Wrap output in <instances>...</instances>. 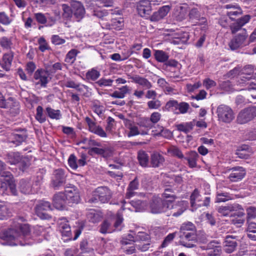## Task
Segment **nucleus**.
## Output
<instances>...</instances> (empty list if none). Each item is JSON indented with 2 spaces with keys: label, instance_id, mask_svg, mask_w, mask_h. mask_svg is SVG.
<instances>
[{
  "label": "nucleus",
  "instance_id": "1",
  "mask_svg": "<svg viewBox=\"0 0 256 256\" xmlns=\"http://www.w3.org/2000/svg\"><path fill=\"white\" fill-rule=\"evenodd\" d=\"M0 239L6 242L8 244L24 246L29 244L30 230L28 224L14 222L11 226L0 232Z\"/></svg>",
  "mask_w": 256,
  "mask_h": 256
},
{
  "label": "nucleus",
  "instance_id": "2",
  "mask_svg": "<svg viewBox=\"0 0 256 256\" xmlns=\"http://www.w3.org/2000/svg\"><path fill=\"white\" fill-rule=\"evenodd\" d=\"M112 192L107 186H99L92 193V197L90 198L88 202L96 203L100 200L102 203H107L112 198Z\"/></svg>",
  "mask_w": 256,
  "mask_h": 256
},
{
  "label": "nucleus",
  "instance_id": "3",
  "mask_svg": "<svg viewBox=\"0 0 256 256\" xmlns=\"http://www.w3.org/2000/svg\"><path fill=\"white\" fill-rule=\"evenodd\" d=\"M248 34L246 29H243L241 32L236 34L229 42L228 46L230 50H236L248 45Z\"/></svg>",
  "mask_w": 256,
  "mask_h": 256
},
{
  "label": "nucleus",
  "instance_id": "4",
  "mask_svg": "<svg viewBox=\"0 0 256 256\" xmlns=\"http://www.w3.org/2000/svg\"><path fill=\"white\" fill-rule=\"evenodd\" d=\"M216 113L218 120L224 123H230L234 118L233 110L229 106L220 104L216 108Z\"/></svg>",
  "mask_w": 256,
  "mask_h": 256
},
{
  "label": "nucleus",
  "instance_id": "5",
  "mask_svg": "<svg viewBox=\"0 0 256 256\" xmlns=\"http://www.w3.org/2000/svg\"><path fill=\"white\" fill-rule=\"evenodd\" d=\"M67 174L64 170L58 168L55 170L52 174L51 180V186L58 190L66 184Z\"/></svg>",
  "mask_w": 256,
  "mask_h": 256
},
{
  "label": "nucleus",
  "instance_id": "6",
  "mask_svg": "<svg viewBox=\"0 0 256 256\" xmlns=\"http://www.w3.org/2000/svg\"><path fill=\"white\" fill-rule=\"evenodd\" d=\"M256 116V107L250 106L242 110L236 118V122L239 124H244Z\"/></svg>",
  "mask_w": 256,
  "mask_h": 256
},
{
  "label": "nucleus",
  "instance_id": "7",
  "mask_svg": "<svg viewBox=\"0 0 256 256\" xmlns=\"http://www.w3.org/2000/svg\"><path fill=\"white\" fill-rule=\"evenodd\" d=\"M188 202L184 200L178 201L175 204H169L168 209L167 216L177 218L182 215L186 210Z\"/></svg>",
  "mask_w": 256,
  "mask_h": 256
},
{
  "label": "nucleus",
  "instance_id": "8",
  "mask_svg": "<svg viewBox=\"0 0 256 256\" xmlns=\"http://www.w3.org/2000/svg\"><path fill=\"white\" fill-rule=\"evenodd\" d=\"M36 214L41 219L48 220L51 218L48 212L52 210V207L50 202L41 200L36 204L35 208Z\"/></svg>",
  "mask_w": 256,
  "mask_h": 256
},
{
  "label": "nucleus",
  "instance_id": "9",
  "mask_svg": "<svg viewBox=\"0 0 256 256\" xmlns=\"http://www.w3.org/2000/svg\"><path fill=\"white\" fill-rule=\"evenodd\" d=\"M167 202L157 196H154L150 203V211L153 214H159L165 212L168 208Z\"/></svg>",
  "mask_w": 256,
  "mask_h": 256
},
{
  "label": "nucleus",
  "instance_id": "10",
  "mask_svg": "<svg viewBox=\"0 0 256 256\" xmlns=\"http://www.w3.org/2000/svg\"><path fill=\"white\" fill-rule=\"evenodd\" d=\"M180 243L182 246L190 248L196 246V236L194 232L180 234Z\"/></svg>",
  "mask_w": 256,
  "mask_h": 256
},
{
  "label": "nucleus",
  "instance_id": "11",
  "mask_svg": "<svg viewBox=\"0 0 256 256\" xmlns=\"http://www.w3.org/2000/svg\"><path fill=\"white\" fill-rule=\"evenodd\" d=\"M66 198L69 203L78 204L80 201L78 190L74 186H66L64 192Z\"/></svg>",
  "mask_w": 256,
  "mask_h": 256
},
{
  "label": "nucleus",
  "instance_id": "12",
  "mask_svg": "<svg viewBox=\"0 0 256 256\" xmlns=\"http://www.w3.org/2000/svg\"><path fill=\"white\" fill-rule=\"evenodd\" d=\"M237 236L228 235L226 236L223 242L224 252L226 254H231L234 252L238 246Z\"/></svg>",
  "mask_w": 256,
  "mask_h": 256
},
{
  "label": "nucleus",
  "instance_id": "13",
  "mask_svg": "<svg viewBox=\"0 0 256 256\" xmlns=\"http://www.w3.org/2000/svg\"><path fill=\"white\" fill-rule=\"evenodd\" d=\"M190 21L196 23V25H207V20L205 17L201 16L200 14L196 8H192L188 14Z\"/></svg>",
  "mask_w": 256,
  "mask_h": 256
},
{
  "label": "nucleus",
  "instance_id": "14",
  "mask_svg": "<svg viewBox=\"0 0 256 256\" xmlns=\"http://www.w3.org/2000/svg\"><path fill=\"white\" fill-rule=\"evenodd\" d=\"M70 6L72 14H74L77 21H80L83 18L85 14V9L83 5L78 1L72 0Z\"/></svg>",
  "mask_w": 256,
  "mask_h": 256
},
{
  "label": "nucleus",
  "instance_id": "15",
  "mask_svg": "<svg viewBox=\"0 0 256 256\" xmlns=\"http://www.w3.org/2000/svg\"><path fill=\"white\" fill-rule=\"evenodd\" d=\"M136 8L138 14L142 17H144L150 14L152 3L149 0H140L137 3Z\"/></svg>",
  "mask_w": 256,
  "mask_h": 256
},
{
  "label": "nucleus",
  "instance_id": "16",
  "mask_svg": "<svg viewBox=\"0 0 256 256\" xmlns=\"http://www.w3.org/2000/svg\"><path fill=\"white\" fill-rule=\"evenodd\" d=\"M48 74H46L44 69L37 70L34 75L36 85H40L41 87L45 88L48 82Z\"/></svg>",
  "mask_w": 256,
  "mask_h": 256
},
{
  "label": "nucleus",
  "instance_id": "17",
  "mask_svg": "<svg viewBox=\"0 0 256 256\" xmlns=\"http://www.w3.org/2000/svg\"><path fill=\"white\" fill-rule=\"evenodd\" d=\"M85 121L88 126V130L100 136L102 138H106L107 135L102 128L100 126H97L96 123L93 121L90 118L86 116L85 118Z\"/></svg>",
  "mask_w": 256,
  "mask_h": 256
},
{
  "label": "nucleus",
  "instance_id": "18",
  "mask_svg": "<svg viewBox=\"0 0 256 256\" xmlns=\"http://www.w3.org/2000/svg\"><path fill=\"white\" fill-rule=\"evenodd\" d=\"M242 208L240 205L238 204H229L226 206H221L218 208V212L221 215L226 216H230L232 212H235L239 210H242Z\"/></svg>",
  "mask_w": 256,
  "mask_h": 256
},
{
  "label": "nucleus",
  "instance_id": "19",
  "mask_svg": "<svg viewBox=\"0 0 256 256\" xmlns=\"http://www.w3.org/2000/svg\"><path fill=\"white\" fill-rule=\"evenodd\" d=\"M250 18V16L247 14L233 22L230 26L232 34H235L238 31L241 32L242 30L244 29L242 28V27L249 22Z\"/></svg>",
  "mask_w": 256,
  "mask_h": 256
},
{
  "label": "nucleus",
  "instance_id": "20",
  "mask_svg": "<svg viewBox=\"0 0 256 256\" xmlns=\"http://www.w3.org/2000/svg\"><path fill=\"white\" fill-rule=\"evenodd\" d=\"M204 249L208 250L207 254L209 256H220L222 252L220 242L217 240H212L209 242Z\"/></svg>",
  "mask_w": 256,
  "mask_h": 256
},
{
  "label": "nucleus",
  "instance_id": "21",
  "mask_svg": "<svg viewBox=\"0 0 256 256\" xmlns=\"http://www.w3.org/2000/svg\"><path fill=\"white\" fill-rule=\"evenodd\" d=\"M230 172L228 177L232 182H238L243 178L246 174L244 169L242 167L236 166L230 170Z\"/></svg>",
  "mask_w": 256,
  "mask_h": 256
},
{
  "label": "nucleus",
  "instance_id": "22",
  "mask_svg": "<svg viewBox=\"0 0 256 256\" xmlns=\"http://www.w3.org/2000/svg\"><path fill=\"white\" fill-rule=\"evenodd\" d=\"M66 201V194L64 192H59L53 196V204L56 209L64 210L65 208Z\"/></svg>",
  "mask_w": 256,
  "mask_h": 256
},
{
  "label": "nucleus",
  "instance_id": "23",
  "mask_svg": "<svg viewBox=\"0 0 256 256\" xmlns=\"http://www.w3.org/2000/svg\"><path fill=\"white\" fill-rule=\"evenodd\" d=\"M4 108L8 109L12 116H16L20 112L19 102L12 98H9L7 99L6 106H4Z\"/></svg>",
  "mask_w": 256,
  "mask_h": 256
},
{
  "label": "nucleus",
  "instance_id": "24",
  "mask_svg": "<svg viewBox=\"0 0 256 256\" xmlns=\"http://www.w3.org/2000/svg\"><path fill=\"white\" fill-rule=\"evenodd\" d=\"M170 10V7L164 6L160 8L158 11L153 13L150 17L152 22H158L162 19L168 14Z\"/></svg>",
  "mask_w": 256,
  "mask_h": 256
},
{
  "label": "nucleus",
  "instance_id": "25",
  "mask_svg": "<svg viewBox=\"0 0 256 256\" xmlns=\"http://www.w3.org/2000/svg\"><path fill=\"white\" fill-rule=\"evenodd\" d=\"M58 225V230L62 236L70 238L72 236L70 227L66 219H61Z\"/></svg>",
  "mask_w": 256,
  "mask_h": 256
},
{
  "label": "nucleus",
  "instance_id": "26",
  "mask_svg": "<svg viewBox=\"0 0 256 256\" xmlns=\"http://www.w3.org/2000/svg\"><path fill=\"white\" fill-rule=\"evenodd\" d=\"M224 8L228 10L226 14L232 20L235 19L238 16L242 14V10L240 7L233 4H226Z\"/></svg>",
  "mask_w": 256,
  "mask_h": 256
},
{
  "label": "nucleus",
  "instance_id": "27",
  "mask_svg": "<svg viewBox=\"0 0 256 256\" xmlns=\"http://www.w3.org/2000/svg\"><path fill=\"white\" fill-rule=\"evenodd\" d=\"M11 136L12 140L10 142L16 146H18L26 140L27 135L25 130H20L13 133Z\"/></svg>",
  "mask_w": 256,
  "mask_h": 256
},
{
  "label": "nucleus",
  "instance_id": "28",
  "mask_svg": "<svg viewBox=\"0 0 256 256\" xmlns=\"http://www.w3.org/2000/svg\"><path fill=\"white\" fill-rule=\"evenodd\" d=\"M162 196V200L167 202L168 208L169 207L170 204H172L177 198L174 190L171 188H165Z\"/></svg>",
  "mask_w": 256,
  "mask_h": 256
},
{
  "label": "nucleus",
  "instance_id": "29",
  "mask_svg": "<svg viewBox=\"0 0 256 256\" xmlns=\"http://www.w3.org/2000/svg\"><path fill=\"white\" fill-rule=\"evenodd\" d=\"M244 214L243 209L234 212L230 215V216L234 217L232 220V223L238 227H240L245 221L244 218Z\"/></svg>",
  "mask_w": 256,
  "mask_h": 256
},
{
  "label": "nucleus",
  "instance_id": "30",
  "mask_svg": "<svg viewBox=\"0 0 256 256\" xmlns=\"http://www.w3.org/2000/svg\"><path fill=\"white\" fill-rule=\"evenodd\" d=\"M186 156H184V159L188 161V166L191 168L196 166V162L199 157L198 154L196 151H190L186 154Z\"/></svg>",
  "mask_w": 256,
  "mask_h": 256
},
{
  "label": "nucleus",
  "instance_id": "31",
  "mask_svg": "<svg viewBox=\"0 0 256 256\" xmlns=\"http://www.w3.org/2000/svg\"><path fill=\"white\" fill-rule=\"evenodd\" d=\"M164 162V157L158 152H154L150 156V164L153 168H158L162 165Z\"/></svg>",
  "mask_w": 256,
  "mask_h": 256
},
{
  "label": "nucleus",
  "instance_id": "32",
  "mask_svg": "<svg viewBox=\"0 0 256 256\" xmlns=\"http://www.w3.org/2000/svg\"><path fill=\"white\" fill-rule=\"evenodd\" d=\"M138 186L139 182L137 178H136L130 182L126 194V198H130L135 196L136 193L134 190H137L138 188Z\"/></svg>",
  "mask_w": 256,
  "mask_h": 256
},
{
  "label": "nucleus",
  "instance_id": "33",
  "mask_svg": "<svg viewBox=\"0 0 256 256\" xmlns=\"http://www.w3.org/2000/svg\"><path fill=\"white\" fill-rule=\"evenodd\" d=\"M130 78L133 82L146 88L150 89L152 87V84L148 80L139 75H134V76Z\"/></svg>",
  "mask_w": 256,
  "mask_h": 256
},
{
  "label": "nucleus",
  "instance_id": "34",
  "mask_svg": "<svg viewBox=\"0 0 256 256\" xmlns=\"http://www.w3.org/2000/svg\"><path fill=\"white\" fill-rule=\"evenodd\" d=\"M190 201L191 206L196 209L199 207L198 204L202 201V198L200 194V192L197 189H195L190 196Z\"/></svg>",
  "mask_w": 256,
  "mask_h": 256
},
{
  "label": "nucleus",
  "instance_id": "35",
  "mask_svg": "<svg viewBox=\"0 0 256 256\" xmlns=\"http://www.w3.org/2000/svg\"><path fill=\"white\" fill-rule=\"evenodd\" d=\"M130 92V88L128 86H122L118 88V90H115L111 94L110 96L114 98H123L126 95L129 94Z\"/></svg>",
  "mask_w": 256,
  "mask_h": 256
},
{
  "label": "nucleus",
  "instance_id": "36",
  "mask_svg": "<svg viewBox=\"0 0 256 256\" xmlns=\"http://www.w3.org/2000/svg\"><path fill=\"white\" fill-rule=\"evenodd\" d=\"M23 156L18 152H10L7 154L6 160L11 164H16L20 162Z\"/></svg>",
  "mask_w": 256,
  "mask_h": 256
},
{
  "label": "nucleus",
  "instance_id": "37",
  "mask_svg": "<svg viewBox=\"0 0 256 256\" xmlns=\"http://www.w3.org/2000/svg\"><path fill=\"white\" fill-rule=\"evenodd\" d=\"M2 176H5V180L8 182V188L12 194L14 196L16 195L17 190L12 175L10 172H8L6 173V175L3 174Z\"/></svg>",
  "mask_w": 256,
  "mask_h": 256
},
{
  "label": "nucleus",
  "instance_id": "38",
  "mask_svg": "<svg viewBox=\"0 0 256 256\" xmlns=\"http://www.w3.org/2000/svg\"><path fill=\"white\" fill-rule=\"evenodd\" d=\"M246 223L248 224L246 230L248 237L252 240H256V223L248 220Z\"/></svg>",
  "mask_w": 256,
  "mask_h": 256
},
{
  "label": "nucleus",
  "instance_id": "39",
  "mask_svg": "<svg viewBox=\"0 0 256 256\" xmlns=\"http://www.w3.org/2000/svg\"><path fill=\"white\" fill-rule=\"evenodd\" d=\"M19 190L24 194H30L32 192V184L29 181L22 180L19 183Z\"/></svg>",
  "mask_w": 256,
  "mask_h": 256
},
{
  "label": "nucleus",
  "instance_id": "40",
  "mask_svg": "<svg viewBox=\"0 0 256 256\" xmlns=\"http://www.w3.org/2000/svg\"><path fill=\"white\" fill-rule=\"evenodd\" d=\"M14 58V52H10L3 56L2 68L6 71L10 70Z\"/></svg>",
  "mask_w": 256,
  "mask_h": 256
},
{
  "label": "nucleus",
  "instance_id": "41",
  "mask_svg": "<svg viewBox=\"0 0 256 256\" xmlns=\"http://www.w3.org/2000/svg\"><path fill=\"white\" fill-rule=\"evenodd\" d=\"M130 204L135 208L136 212L142 211L148 206V202L146 200H139L131 201Z\"/></svg>",
  "mask_w": 256,
  "mask_h": 256
},
{
  "label": "nucleus",
  "instance_id": "42",
  "mask_svg": "<svg viewBox=\"0 0 256 256\" xmlns=\"http://www.w3.org/2000/svg\"><path fill=\"white\" fill-rule=\"evenodd\" d=\"M138 159L140 165L143 167L148 166V156L144 150H140L138 152Z\"/></svg>",
  "mask_w": 256,
  "mask_h": 256
},
{
  "label": "nucleus",
  "instance_id": "43",
  "mask_svg": "<svg viewBox=\"0 0 256 256\" xmlns=\"http://www.w3.org/2000/svg\"><path fill=\"white\" fill-rule=\"evenodd\" d=\"M87 218L90 222L93 223H96L102 220V216L100 212L94 210L88 213Z\"/></svg>",
  "mask_w": 256,
  "mask_h": 256
},
{
  "label": "nucleus",
  "instance_id": "44",
  "mask_svg": "<svg viewBox=\"0 0 256 256\" xmlns=\"http://www.w3.org/2000/svg\"><path fill=\"white\" fill-rule=\"evenodd\" d=\"M194 126L192 122H190L178 124L176 128L178 130L188 134L192 130Z\"/></svg>",
  "mask_w": 256,
  "mask_h": 256
},
{
  "label": "nucleus",
  "instance_id": "45",
  "mask_svg": "<svg viewBox=\"0 0 256 256\" xmlns=\"http://www.w3.org/2000/svg\"><path fill=\"white\" fill-rule=\"evenodd\" d=\"M130 132L128 134V137L135 136L138 134L146 135L148 134L147 130H142L139 129L138 126H132L130 128Z\"/></svg>",
  "mask_w": 256,
  "mask_h": 256
},
{
  "label": "nucleus",
  "instance_id": "46",
  "mask_svg": "<svg viewBox=\"0 0 256 256\" xmlns=\"http://www.w3.org/2000/svg\"><path fill=\"white\" fill-rule=\"evenodd\" d=\"M78 53V50L72 49L66 55L64 61L68 64H72L76 60V58Z\"/></svg>",
  "mask_w": 256,
  "mask_h": 256
},
{
  "label": "nucleus",
  "instance_id": "47",
  "mask_svg": "<svg viewBox=\"0 0 256 256\" xmlns=\"http://www.w3.org/2000/svg\"><path fill=\"white\" fill-rule=\"evenodd\" d=\"M195 226L192 223L188 222L183 224L180 228V234L187 233L188 232H194Z\"/></svg>",
  "mask_w": 256,
  "mask_h": 256
},
{
  "label": "nucleus",
  "instance_id": "48",
  "mask_svg": "<svg viewBox=\"0 0 256 256\" xmlns=\"http://www.w3.org/2000/svg\"><path fill=\"white\" fill-rule=\"evenodd\" d=\"M36 119L40 123H43L46 120V117L43 112V108L42 106L36 108V113L35 116Z\"/></svg>",
  "mask_w": 256,
  "mask_h": 256
},
{
  "label": "nucleus",
  "instance_id": "49",
  "mask_svg": "<svg viewBox=\"0 0 256 256\" xmlns=\"http://www.w3.org/2000/svg\"><path fill=\"white\" fill-rule=\"evenodd\" d=\"M46 111L50 118L52 119L60 120L61 118V114L60 110H54L50 108H47Z\"/></svg>",
  "mask_w": 256,
  "mask_h": 256
},
{
  "label": "nucleus",
  "instance_id": "50",
  "mask_svg": "<svg viewBox=\"0 0 256 256\" xmlns=\"http://www.w3.org/2000/svg\"><path fill=\"white\" fill-rule=\"evenodd\" d=\"M138 124L140 128H144L146 130H144L148 131L153 126V124L151 122L150 120L146 118H142L138 123Z\"/></svg>",
  "mask_w": 256,
  "mask_h": 256
},
{
  "label": "nucleus",
  "instance_id": "51",
  "mask_svg": "<svg viewBox=\"0 0 256 256\" xmlns=\"http://www.w3.org/2000/svg\"><path fill=\"white\" fill-rule=\"evenodd\" d=\"M10 214V211L6 206L0 204V220L6 218Z\"/></svg>",
  "mask_w": 256,
  "mask_h": 256
},
{
  "label": "nucleus",
  "instance_id": "52",
  "mask_svg": "<svg viewBox=\"0 0 256 256\" xmlns=\"http://www.w3.org/2000/svg\"><path fill=\"white\" fill-rule=\"evenodd\" d=\"M168 152L171 155L176 156L179 158L184 159V156L182 151L176 146H171L168 149Z\"/></svg>",
  "mask_w": 256,
  "mask_h": 256
},
{
  "label": "nucleus",
  "instance_id": "53",
  "mask_svg": "<svg viewBox=\"0 0 256 256\" xmlns=\"http://www.w3.org/2000/svg\"><path fill=\"white\" fill-rule=\"evenodd\" d=\"M156 59L159 62H166L168 58V56L166 52L162 50H158L156 52L155 54Z\"/></svg>",
  "mask_w": 256,
  "mask_h": 256
},
{
  "label": "nucleus",
  "instance_id": "54",
  "mask_svg": "<svg viewBox=\"0 0 256 256\" xmlns=\"http://www.w3.org/2000/svg\"><path fill=\"white\" fill-rule=\"evenodd\" d=\"M86 76L88 80H96L100 77V72L97 70L92 68L90 70L88 71L86 73Z\"/></svg>",
  "mask_w": 256,
  "mask_h": 256
},
{
  "label": "nucleus",
  "instance_id": "55",
  "mask_svg": "<svg viewBox=\"0 0 256 256\" xmlns=\"http://www.w3.org/2000/svg\"><path fill=\"white\" fill-rule=\"evenodd\" d=\"M12 43L10 38L6 36L0 38V45L5 49H10Z\"/></svg>",
  "mask_w": 256,
  "mask_h": 256
},
{
  "label": "nucleus",
  "instance_id": "56",
  "mask_svg": "<svg viewBox=\"0 0 256 256\" xmlns=\"http://www.w3.org/2000/svg\"><path fill=\"white\" fill-rule=\"evenodd\" d=\"M18 164H19L20 169L24 172L30 166V161L28 158L23 156Z\"/></svg>",
  "mask_w": 256,
  "mask_h": 256
},
{
  "label": "nucleus",
  "instance_id": "57",
  "mask_svg": "<svg viewBox=\"0 0 256 256\" xmlns=\"http://www.w3.org/2000/svg\"><path fill=\"white\" fill-rule=\"evenodd\" d=\"M254 72V66L252 65H247L241 70V75H246L252 76Z\"/></svg>",
  "mask_w": 256,
  "mask_h": 256
},
{
  "label": "nucleus",
  "instance_id": "58",
  "mask_svg": "<svg viewBox=\"0 0 256 256\" xmlns=\"http://www.w3.org/2000/svg\"><path fill=\"white\" fill-rule=\"evenodd\" d=\"M176 235V232H173L168 234L163 240L161 246H160V248H164L167 246L169 244H170L174 239Z\"/></svg>",
  "mask_w": 256,
  "mask_h": 256
},
{
  "label": "nucleus",
  "instance_id": "59",
  "mask_svg": "<svg viewBox=\"0 0 256 256\" xmlns=\"http://www.w3.org/2000/svg\"><path fill=\"white\" fill-rule=\"evenodd\" d=\"M246 221L252 222L251 219L256 218V208L250 206L246 209Z\"/></svg>",
  "mask_w": 256,
  "mask_h": 256
},
{
  "label": "nucleus",
  "instance_id": "60",
  "mask_svg": "<svg viewBox=\"0 0 256 256\" xmlns=\"http://www.w3.org/2000/svg\"><path fill=\"white\" fill-rule=\"evenodd\" d=\"M114 80L112 79H106L102 78L96 82V84L100 86H112Z\"/></svg>",
  "mask_w": 256,
  "mask_h": 256
},
{
  "label": "nucleus",
  "instance_id": "61",
  "mask_svg": "<svg viewBox=\"0 0 256 256\" xmlns=\"http://www.w3.org/2000/svg\"><path fill=\"white\" fill-rule=\"evenodd\" d=\"M68 164L72 170H76L78 168L77 158L74 154H72L70 155L68 159Z\"/></svg>",
  "mask_w": 256,
  "mask_h": 256
},
{
  "label": "nucleus",
  "instance_id": "62",
  "mask_svg": "<svg viewBox=\"0 0 256 256\" xmlns=\"http://www.w3.org/2000/svg\"><path fill=\"white\" fill-rule=\"evenodd\" d=\"M65 86L67 88H75L78 92H81L83 90L82 88L80 87V84H76L73 80L67 81L65 83Z\"/></svg>",
  "mask_w": 256,
  "mask_h": 256
},
{
  "label": "nucleus",
  "instance_id": "63",
  "mask_svg": "<svg viewBox=\"0 0 256 256\" xmlns=\"http://www.w3.org/2000/svg\"><path fill=\"white\" fill-rule=\"evenodd\" d=\"M160 128V132L154 134L156 136H160L166 138H169L172 136L171 132L166 129H164L162 126H158Z\"/></svg>",
  "mask_w": 256,
  "mask_h": 256
},
{
  "label": "nucleus",
  "instance_id": "64",
  "mask_svg": "<svg viewBox=\"0 0 256 256\" xmlns=\"http://www.w3.org/2000/svg\"><path fill=\"white\" fill-rule=\"evenodd\" d=\"M190 108V105L186 102H181L178 103L177 110H179L180 113L184 114L188 112Z\"/></svg>",
  "mask_w": 256,
  "mask_h": 256
}]
</instances>
